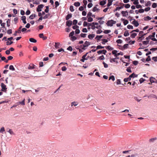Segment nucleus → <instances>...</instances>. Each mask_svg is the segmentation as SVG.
<instances>
[{
	"mask_svg": "<svg viewBox=\"0 0 157 157\" xmlns=\"http://www.w3.org/2000/svg\"><path fill=\"white\" fill-rule=\"evenodd\" d=\"M116 42L118 44H121L122 42V41L121 39H118L116 41Z\"/></svg>",
	"mask_w": 157,
	"mask_h": 157,
	"instance_id": "4d7b16f0",
	"label": "nucleus"
},
{
	"mask_svg": "<svg viewBox=\"0 0 157 157\" xmlns=\"http://www.w3.org/2000/svg\"><path fill=\"white\" fill-rule=\"evenodd\" d=\"M132 24H133L135 27H137L139 25L138 22L135 20L132 21Z\"/></svg>",
	"mask_w": 157,
	"mask_h": 157,
	"instance_id": "1a4fd4ad",
	"label": "nucleus"
},
{
	"mask_svg": "<svg viewBox=\"0 0 157 157\" xmlns=\"http://www.w3.org/2000/svg\"><path fill=\"white\" fill-rule=\"evenodd\" d=\"M10 20L8 19L6 22L7 26L9 27L10 26Z\"/></svg>",
	"mask_w": 157,
	"mask_h": 157,
	"instance_id": "c9c22d12",
	"label": "nucleus"
},
{
	"mask_svg": "<svg viewBox=\"0 0 157 157\" xmlns=\"http://www.w3.org/2000/svg\"><path fill=\"white\" fill-rule=\"evenodd\" d=\"M121 13L122 14L123 16L124 17H125L128 15V12L127 11H122Z\"/></svg>",
	"mask_w": 157,
	"mask_h": 157,
	"instance_id": "9d476101",
	"label": "nucleus"
},
{
	"mask_svg": "<svg viewBox=\"0 0 157 157\" xmlns=\"http://www.w3.org/2000/svg\"><path fill=\"white\" fill-rule=\"evenodd\" d=\"M106 49H108L110 50H112L113 49V48L109 46H108L105 47Z\"/></svg>",
	"mask_w": 157,
	"mask_h": 157,
	"instance_id": "b1692460",
	"label": "nucleus"
},
{
	"mask_svg": "<svg viewBox=\"0 0 157 157\" xmlns=\"http://www.w3.org/2000/svg\"><path fill=\"white\" fill-rule=\"evenodd\" d=\"M128 23V21L127 20H125L123 22V23L124 25H126Z\"/></svg>",
	"mask_w": 157,
	"mask_h": 157,
	"instance_id": "8fccbe9b",
	"label": "nucleus"
},
{
	"mask_svg": "<svg viewBox=\"0 0 157 157\" xmlns=\"http://www.w3.org/2000/svg\"><path fill=\"white\" fill-rule=\"evenodd\" d=\"M145 81V79L143 78H141L139 80V81L140 83H142Z\"/></svg>",
	"mask_w": 157,
	"mask_h": 157,
	"instance_id": "e2e57ef3",
	"label": "nucleus"
},
{
	"mask_svg": "<svg viewBox=\"0 0 157 157\" xmlns=\"http://www.w3.org/2000/svg\"><path fill=\"white\" fill-rule=\"evenodd\" d=\"M129 34L128 33V30H127L125 31L124 33V36H129Z\"/></svg>",
	"mask_w": 157,
	"mask_h": 157,
	"instance_id": "cd10ccee",
	"label": "nucleus"
},
{
	"mask_svg": "<svg viewBox=\"0 0 157 157\" xmlns=\"http://www.w3.org/2000/svg\"><path fill=\"white\" fill-rule=\"evenodd\" d=\"M25 99H24L21 102H19V104H21L22 105H25Z\"/></svg>",
	"mask_w": 157,
	"mask_h": 157,
	"instance_id": "13d9d810",
	"label": "nucleus"
},
{
	"mask_svg": "<svg viewBox=\"0 0 157 157\" xmlns=\"http://www.w3.org/2000/svg\"><path fill=\"white\" fill-rule=\"evenodd\" d=\"M70 10L71 12H73L74 10V9L73 6H71L70 7Z\"/></svg>",
	"mask_w": 157,
	"mask_h": 157,
	"instance_id": "79ce46f5",
	"label": "nucleus"
},
{
	"mask_svg": "<svg viewBox=\"0 0 157 157\" xmlns=\"http://www.w3.org/2000/svg\"><path fill=\"white\" fill-rule=\"evenodd\" d=\"M93 19L91 17H88V19H87L88 21L89 22H90L92 21H93Z\"/></svg>",
	"mask_w": 157,
	"mask_h": 157,
	"instance_id": "ea45409f",
	"label": "nucleus"
},
{
	"mask_svg": "<svg viewBox=\"0 0 157 157\" xmlns=\"http://www.w3.org/2000/svg\"><path fill=\"white\" fill-rule=\"evenodd\" d=\"M151 60L150 56H148L147 58L146 59V61H149Z\"/></svg>",
	"mask_w": 157,
	"mask_h": 157,
	"instance_id": "69168bd1",
	"label": "nucleus"
},
{
	"mask_svg": "<svg viewBox=\"0 0 157 157\" xmlns=\"http://www.w3.org/2000/svg\"><path fill=\"white\" fill-rule=\"evenodd\" d=\"M124 7L126 8H128L130 7V5L129 4H124Z\"/></svg>",
	"mask_w": 157,
	"mask_h": 157,
	"instance_id": "e433bc0d",
	"label": "nucleus"
},
{
	"mask_svg": "<svg viewBox=\"0 0 157 157\" xmlns=\"http://www.w3.org/2000/svg\"><path fill=\"white\" fill-rule=\"evenodd\" d=\"M116 21H114L113 20H109L107 23L106 25L108 26H113V24H116Z\"/></svg>",
	"mask_w": 157,
	"mask_h": 157,
	"instance_id": "f257e3e1",
	"label": "nucleus"
},
{
	"mask_svg": "<svg viewBox=\"0 0 157 157\" xmlns=\"http://www.w3.org/2000/svg\"><path fill=\"white\" fill-rule=\"evenodd\" d=\"M133 63L135 65H136L138 63V62L137 61L135 60L133 62Z\"/></svg>",
	"mask_w": 157,
	"mask_h": 157,
	"instance_id": "680f3d73",
	"label": "nucleus"
},
{
	"mask_svg": "<svg viewBox=\"0 0 157 157\" xmlns=\"http://www.w3.org/2000/svg\"><path fill=\"white\" fill-rule=\"evenodd\" d=\"M13 41H10V42H9V41H7L6 42V45H10L11 44H13Z\"/></svg>",
	"mask_w": 157,
	"mask_h": 157,
	"instance_id": "49530a36",
	"label": "nucleus"
},
{
	"mask_svg": "<svg viewBox=\"0 0 157 157\" xmlns=\"http://www.w3.org/2000/svg\"><path fill=\"white\" fill-rule=\"evenodd\" d=\"M123 55V54L122 53V52H120V53H117V54H115V55H114V56L115 57H117V56H118L120 55Z\"/></svg>",
	"mask_w": 157,
	"mask_h": 157,
	"instance_id": "864d4df0",
	"label": "nucleus"
},
{
	"mask_svg": "<svg viewBox=\"0 0 157 157\" xmlns=\"http://www.w3.org/2000/svg\"><path fill=\"white\" fill-rule=\"evenodd\" d=\"M155 32L153 33L152 35H149L146 38V40H148L150 39H151L152 38H151L152 37H154L155 36Z\"/></svg>",
	"mask_w": 157,
	"mask_h": 157,
	"instance_id": "39448f33",
	"label": "nucleus"
},
{
	"mask_svg": "<svg viewBox=\"0 0 157 157\" xmlns=\"http://www.w3.org/2000/svg\"><path fill=\"white\" fill-rule=\"evenodd\" d=\"M78 23V21L76 20H74L73 21V25H76Z\"/></svg>",
	"mask_w": 157,
	"mask_h": 157,
	"instance_id": "a19ab883",
	"label": "nucleus"
},
{
	"mask_svg": "<svg viewBox=\"0 0 157 157\" xmlns=\"http://www.w3.org/2000/svg\"><path fill=\"white\" fill-rule=\"evenodd\" d=\"M115 77L113 75H112L110 76L109 77V80H110V79H111L113 81H114L115 80Z\"/></svg>",
	"mask_w": 157,
	"mask_h": 157,
	"instance_id": "72a5a7b5",
	"label": "nucleus"
},
{
	"mask_svg": "<svg viewBox=\"0 0 157 157\" xmlns=\"http://www.w3.org/2000/svg\"><path fill=\"white\" fill-rule=\"evenodd\" d=\"M36 16V15L35 14H32L29 16V18L30 19H33Z\"/></svg>",
	"mask_w": 157,
	"mask_h": 157,
	"instance_id": "aec40b11",
	"label": "nucleus"
},
{
	"mask_svg": "<svg viewBox=\"0 0 157 157\" xmlns=\"http://www.w3.org/2000/svg\"><path fill=\"white\" fill-rule=\"evenodd\" d=\"M55 7H57L59 5V3L58 1H56L55 2Z\"/></svg>",
	"mask_w": 157,
	"mask_h": 157,
	"instance_id": "0e129e2a",
	"label": "nucleus"
},
{
	"mask_svg": "<svg viewBox=\"0 0 157 157\" xmlns=\"http://www.w3.org/2000/svg\"><path fill=\"white\" fill-rule=\"evenodd\" d=\"M46 9L44 11L46 13H48L49 11V6H46Z\"/></svg>",
	"mask_w": 157,
	"mask_h": 157,
	"instance_id": "a18cd8bd",
	"label": "nucleus"
},
{
	"mask_svg": "<svg viewBox=\"0 0 157 157\" xmlns=\"http://www.w3.org/2000/svg\"><path fill=\"white\" fill-rule=\"evenodd\" d=\"M104 47L100 45H98L97 47V49H101V48H104Z\"/></svg>",
	"mask_w": 157,
	"mask_h": 157,
	"instance_id": "09e8293b",
	"label": "nucleus"
},
{
	"mask_svg": "<svg viewBox=\"0 0 157 157\" xmlns=\"http://www.w3.org/2000/svg\"><path fill=\"white\" fill-rule=\"evenodd\" d=\"M8 132H9L10 134H14V133L12 131V130L11 129H9V131H8Z\"/></svg>",
	"mask_w": 157,
	"mask_h": 157,
	"instance_id": "774afa93",
	"label": "nucleus"
},
{
	"mask_svg": "<svg viewBox=\"0 0 157 157\" xmlns=\"http://www.w3.org/2000/svg\"><path fill=\"white\" fill-rule=\"evenodd\" d=\"M110 32L111 31L110 30H106L104 31V33L105 34H108V33H110Z\"/></svg>",
	"mask_w": 157,
	"mask_h": 157,
	"instance_id": "c03bdc74",
	"label": "nucleus"
},
{
	"mask_svg": "<svg viewBox=\"0 0 157 157\" xmlns=\"http://www.w3.org/2000/svg\"><path fill=\"white\" fill-rule=\"evenodd\" d=\"M59 44L60 43H56L55 45V48L56 49L59 48Z\"/></svg>",
	"mask_w": 157,
	"mask_h": 157,
	"instance_id": "bb28decb",
	"label": "nucleus"
},
{
	"mask_svg": "<svg viewBox=\"0 0 157 157\" xmlns=\"http://www.w3.org/2000/svg\"><path fill=\"white\" fill-rule=\"evenodd\" d=\"M106 3V1L103 0L100 2V5L101 6H103Z\"/></svg>",
	"mask_w": 157,
	"mask_h": 157,
	"instance_id": "5701e85b",
	"label": "nucleus"
},
{
	"mask_svg": "<svg viewBox=\"0 0 157 157\" xmlns=\"http://www.w3.org/2000/svg\"><path fill=\"white\" fill-rule=\"evenodd\" d=\"M150 81L151 83L154 82H155V81L156 80V79L154 78L151 77L150 78Z\"/></svg>",
	"mask_w": 157,
	"mask_h": 157,
	"instance_id": "2eb2a0df",
	"label": "nucleus"
},
{
	"mask_svg": "<svg viewBox=\"0 0 157 157\" xmlns=\"http://www.w3.org/2000/svg\"><path fill=\"white\" fill-rule=\"evenodd\" d=\"M129 76L131 78H134V77H137V75H136L135 73H133L132 74L130 75H129Z\"/></svg>",
	"mask_w": 157,
	"mask_h": 157,
	"instance_id": "6ab92c4d",
	"label": "nucleus"
},
{
	"mask_svg": "<svg viewBox=\"0 0 157 157\" xmlns=\"http://www.w3.org/2000/svg\"><path fill=\"white\" fill-rule=\"evenodd\" d=\"M95 35L94 34H90L88 36V38L90 39H93L95 36Z\"/></svg>",
	"mask_w": 157,
	"mask_h": 157,
	"instance_id": "4468645a",
	"label": "nucleus"
},
{
	"mask_svg": "<svg viewBox=\"0 0 157 157\" xmlns=\"http://www.w3.org/2000/svg\"><path fill=\"white\" fill-rule=\"evenodd\" d=\"M131 78L129 76L127 78H125L124 79V81L125 82H127L128 81H130L131 80Z\"/></svg>",
	"mask_w": 157,
	"mask_h": 157,
	"instance_id": "4be33fe9",
	"label": "nucleus"
},
{
	"mask_svg": "<svg viewBox=\"0 0 157 157\" xmlns=\"http://www.w3.org/2000/svg\"><path fill=\"white\" fill-rule=\"evenodd\" d=\"M29 40L30 42L33 43H36L37 41L36 40L33 38H30L29 39Z\"/></svg>",
	"mask_w": 157,
	"mask_h": 157,
	"instance_id": "f3484780",
	"label": "nucleus"
},
{
	"mask_svg": "<svg viewBox=\"0 0 157 157\" xmlns=\"http://www.w3.org/2000/svg\"><path fill=\"white\" fill-rule=\"evenodd\" d=\"M72 14L71 13L67 14L66 17V20H68L69 19L72 17Z\"/></svg>",
	"mask_w": 157,
	"mask_h": 157,
	"instance_id": "f8f14e48",
	"label": "nucleus"
},
{
	"mask_svg": "<svg viewBox=\"0 0 157 157\" xmlns=\"http://www.w3.org/2000/svg\"><path fill=\"white\" fill-rule=\"evenodd\" d=\"M151 17H150L149 16H147L146 17H144V20L145 21H147L151 20Z\"/></svg>",
	"mask_w": 157,
	"mask_h": 157,
	"instance_id": "a211bd4d",
	"label": "nucleus"
},
{
	"mask_svg": "<svg viewBox=\"0 0 157 157\" xmlns=\"http://www.w3.org/2000/svg\"><path fill=\"white\" fill-rule=\"evenodd\" d=\"M39 37L42 38L43 39V40H45L47 39V37L46 36H44V34L43 33H40L39 35Z\"/></svg>",
	"mask_w": 157,
	"mask_h": 157,
	"instance_id": "6e6552de",
	"label": "nucleus"
},
{
	"mask_svg": "<svg viewBox=\"0 0 157 157\" xmlns=\"http://www.w3.org/2000/svg\"><path fill=\"white\" fill-rule=\"evenodd\" d=\"M74 5L76 7L79 6H80V3L79 2H76L74 3Z\"/></svg>",
	"mask_w": 157,
	"mask_h": 157,
	"instance_id": "2f4dec72",
	"label": "nucleus"
},
{
	"mask_svg": "<svg viewBox=\"0 0 157 157\" xmlns=\"http://www.w3.org/2000/svg\"><path fill=\"white\" fill-rule=\"evenodd\" d=\"M108 2L107 4V6L108 7L110 6L112 4V2H113L112 0H108Z\"/></svg>",
	"mask_w": 157,
	"mask_h": 157,
	"instance_id": "412c9836",
	"label": "nucleus"
},
{
	"mask_svg": "<svg viewBox=\"0 0 157 157\" xmlns=\"http://www.w3.org/2000/svg\"><path fill=\"white\" fill-rule=\"evenodd\" d=\"M5 131V129L4 127H2L1 128L0 130V133H3Z\"/></svg>",
	"mask_w": 157,
	"mask_h": 157,
	"instance_id": "6e6d98bb",
	"label": "nucleus"
},
{
	"mask_svg": "<svg viewBox=\"0 0 157 157\" xmlns=\"http://www.w3.org/2000/svg\"><path fill=\"white\" fill-rule=\"evenodd\" d=\"M103 37L102 35H100V36H98L97 35L96 36V37L95 38V39H97V40H100V39L101 38H102Z\"/></svg>",
	"mask_w": 157,
	"mask_h": 157,
	"instance_id": "393cba45",
	"label": "nucleus"
},
{
	"mask_svg": "<svg viewBox=\"0 0 157 157\" xmlns=\"http://www.w3.org/2000/svg\"><path fill=\"white\" fill-rule=\"evenodd\" d=\"M71 106H77L78 104V103L77 101H73L71 103Z\"/></svg>",
	"mask_w": 157,
	"mask_h": 157,
	"instance_id": "dca6fc26",
	"label": "nucleus"
},
{
	"mask_svg": "<svg viewBox=\"0 0 157 157\" xmlns=\"http://www.w3.org/2000/svg\"><path fill=\"white\" fill-rule=\"evenodd\" d=\"M101 40L102 42H101V43L103 44H105V43H106L108 42V40H107L106 39H101Z\"/></svg>",
	"mask_w": 157,
	"mask_h": 157,
	"instance_id": "c756f323",
	"label": "nucleus"
},
{
	"mask_svg": "<svg viewBox=\"0 0 157 157\" xmlns=\"http://www.w3.org/2000/svg\"><path fill=\"white\" fill-rule=\"evenodd\" d=\"M149 42L148 40L144 41L143 42V43L144 44L147 45L148 44Z\"/></svg>",
	"mask_w": 157,
	"mask_h": 157,
	"instance_id": "37998d69",
	"label": "nucleus"
},
{
	"mask_svg": "<svg viewBox=\"0 0 157 157\" xmlns=\"http://www.w3.org/2000/svg\"><path fill=\"white\" fill-rule=\"evenodd\" d=\"M78 9L80 11H82L84 10V8L82 6H81L79 7Z\"/></svg>",
	"mask_w": 157,
	"mask_h": 157,
	"instance_id": "338daca9",
	"label": "nucleus"
},
{
	"mask_svg": "<svg viewBox=\"0 0 157 157\" xmlns=\"http://www.w3.org/2000/svg\"><path fill=\"white\" fill-rule=\"evenodd\" d=\"M104 65V67H105V68H107L108 67V65L106 63L104 62H103V63H102Z\"/></svg>",
	"mask_w": 157,
	"mask_h": 157,
	"instance_id": "3c124183",
	"label": "nucleus"
},
{
	"mask_svg": "<svg viewBox=\"0 0 157 157\" xmlns=\"http://www.w3.org/2000/svg\"><path fill=\"white\" fill-rule=\"evenodd\" d=\"M26 17L25 16H22L21 17V19L23 21V22L24 24H25L26 23Z\"/></svg>",
	"mask_w": 157,
	"mask_h": 157,
	"instance_id": "9b49d317",
	"label": "nucleus"
},
{
	"mask_svg": "<svg viewBox=\"0 0 157 157\" xmlns=\"http://www.w3.org/2000/svg\"><path fill=\"white\" fill-rule=\"evenodd\" d=\"M72 24V22L71 21L67 20L66 22V25L68 27H70Z\"/></svg>",
	"mask_w": 157,
	"mask_h": 157,
	"instance_id": "423d86ee",
	"label": "nucleus"
},
{
	"mask_svg": "<svg viewBox=\"0 0 157 157\" xmlns=\"http://www.w3.org/2000/svg\"><path fill=\"white\" fill-rule=\"evenodd\" d=\"M79 48H81L83 50H84L86 49V48H85L84 44L80 45L79 46Z\"/></svg>",
	"mask_w": 157,
	"mask_h": 157,
	"instance_id": "7c9ffc66",
	"label": "nucleus"
},
{
	"mask_svg": "<svg viewBox=\"0 0 157 157\" xmlns=\"http://www.w3.org/2000/svg\"><path fill=\"white\" fill-rule=\"evenodd\" d=\"M128 44H124L123 46V49H122V50H123L124 49L127 48H128Z\"/></svg>",
	"mask_w": 157,
	"mask_h": 157,
	"instance_id": "de8ad7c7",
	"label": "nucleus"
},
{
	"mask_svg": "<svg viewBox=\"0 0 157 157\" xmlns=\"http://www.w3.org/2000/svg\"><path fill=\"white\" fill-rule=\"evenodd\" d=\"M9 69L10 70L12 71H15V69L13 66L12 65H11L10 66Z\"/></svg>",
	"mask_w": 157,
	"mask_h": 157,
	"instance_id": "473e14b6",
	"label": "nucleus"
},
{
	"mask_svg": "<svg viewBox=\"0 0 157 157\" xmlns=\"http://www.w3.org/2000/svg\"><path fill=\"white\" fill-rule=\"evenodd\" d=\"M1 87L2 88L1 90L2 91L4 92L6 91L7 88L6 87V86L5 84L3 83H1Z\"/></svg>",
	"mask_w": 157,
	"mask_h": 157,
	"instance_id": "f03ea898",
	"label": "nucleus"
},
{
	"mask_svg": "<svg viewBox=\"0 0 157 157\" xmlns=\"http://www.w3.org/2000/svg\"><path fill=\"white\" fill-rule=\"evenodd\" d=\"M127 27V28L129 29H133V26L132 25H128Z\"/></svg>",
	"mask_w": 157,
	"mask_h": 157,
	"instance_id": "58836bf2",
	"label": "nucleus"
},
{
	"mask_svg": "<svg viewBox=\"0 0 157 157\" xmlns=\"http://www.w3.org/2000/svg\"><path fill=\"white\" fill-rule=\"evenodd\" d=\"M157 5L156 3H154L152 5V7L153 8H155L157 7Z\"/></svg>",
	"mask_w": 157,
	"mask_h": 157,
	"instance_id": "5fc2aeb1",
	"label": "nucleus"
},
{
	"mask_svg": "<svg viewBox=\"0 0 157 157\" xmlns=\"http://www.w3.org/2000/svg\"><path fill=\"white\" fill-rule=\"evenodd\" d=\"M71 40L74 41L77 39V38L75 36H73L71 38Z\"/></svg>",
	"mask_w": 157,
	"mask_h": 157,
	"instance_id": "052dcab7",
	"label": "nucleus"
},
{
	"mask_svg": "<svg viewBox=\"0 0 157 157\" xmlns=\"http://www.w3.org/2000/svg\"><path fill=\"white\" fill-rule=\"evenodd\" d=\"M121 4L122 5L120 7H117L116 9L115 10H114V12L117 11V10H120L121 9H122L124 7V4L122 3H121Z\"/></svg>",
	"mask_w": 157,
	"mask_h": 157,
	"instance_id": "0eeeda50",
	"label": "nucleus"
},
{
	"mask_svg": "<svg viewBox=\"0 0 157 157\" xmlns=\"http://www.w3.org/2000/svg\"><path fill=\"white\" fill-rule=\"evenodd\" d=\"M86 34L82 33L80 34V36L81 37L85 38L86 37Z\"/></svg>",
	"mask_w": 157,
	"mask_h": 157,
	"instance_id": "603ef678",
	"label": "nucleus"
},
{
	"mask_svg": "<svg viewBox=\"0 0 157 157\" xmlns=\"http://www.w3.org/2000/svg\"><path fill=\"white\" fill-rule=\"evenodd\" d=\"M88 54V53H86L84 55L82 56V58H84L86 60H87L88 59V58H89V56H87V57H86V56L87 54Z\"/></svg>",
	"mask_w": 157,
	"mask_h": 157,
	"instance_id": "a878e982",
	"label": "nucleus"
},
{
	"mask_svg": "<svg viewBox=\"0 0 157 157\" xmlns=\"http://www.w3.org/2000/svg\"><path fill=\"white\" fill-rule=\"evenodd\" d=\"M44 6V5L43 4H40L38 6L36 9V11L38 12H40L41 11L42 9Z\"/></svg>",
	"mask_w": 157,
	"mask_h": 157,
	"instance_id": "20e7f679",
	"label": "nucleus"
},
{
	"mask_svg": "<svg viewBox=\"0 0 157 157\" xmlns=\"http://www.w3.org/2000/svg\"><path fill=\"white\" fill-rule=\"evenodd\" d=\"M137 35V33H132L131 35V37L132 38H134Z\"/></svg>",
	"mask_w": 157,
	"mask_h": 157,
	"instance_id": "c85d7f7f",
	"label": "nucleus"
},
{
	"mask_svg": "<svg viewBox=\"0 0 157 157\" xmlns=\"http://www.w3.org/2000/svg\"><path fill=\"white\" fill-rule=\"evenodd\" d=\"M90 44V43L87 41H86L84 44L85 48H86Z\"/></svg>",
	"mask_w": 157,
	"mask_h": 157,
	"instance_id": "ddd939ff",
	"label": "nucleus"
},
{
	"mask_svg": "<svg viewBox=\"0 0 157 157\" xmlns=\"http://www.w3.org/2000/svg\"><path fill=\"white\" fill-rule=\"evenodd\" d=\"M99 9L97 8L96 6L94 7L92 11L93 12H95L97 11H99Z\"/></svg>",
	"mask_w": 157,
	"mask_h": 157,
	"instance_id": "f704fd0d",
	"label": "nucleus"
},
{
	"mask_svg": "<svg viewBox=\"0 0 157 157\" xmlns=\"http://www.w3.org/2000/svg\"><path fill=\"white\" fill-rule=\"evenodd\" d=\"M126 71L127 72L130 73L132 72V71L131 70V68L130 67H128L126 69Z\"/></svg>",
	"mask_w": 157,
	"mask_h": 157,
	"instance_id": "bf43d9fd",
	"label": "nucleus"
},
{
	"mask_svg": "<svg viewBox=\"0 0 157 157\" xmlns=\"http://www.w3.org/2000/svg\"><path fill=\"white\" fill-rule=\"evenodd\" d=\"M143 31H140L139 32V36H141L139 37H138V40H142L141 38L144 36L146 35V33L143 34Z\"/></svg>",
	"mask_w": 157,
	"mask_h": 157,
	"instance_id": "7ed1b4c3",
	"label": "nucleus"
},
{
	"mask_svg": "<svg viewBox=\"0 0 157 157\" xmlns=\"http://www.w3.org/2000/svg\"><path fill=\"white\" fill-rule=\"evenodd\" d=\"M151 4V2L150 1H149L147 2V3L145 4V6H150Z\"/></svg>",
	"mask_w": 157,
	"mask_h": 157,
	"instance_id": "4c0bfd02",
	"label": "nucleus"
}]
</instances>
